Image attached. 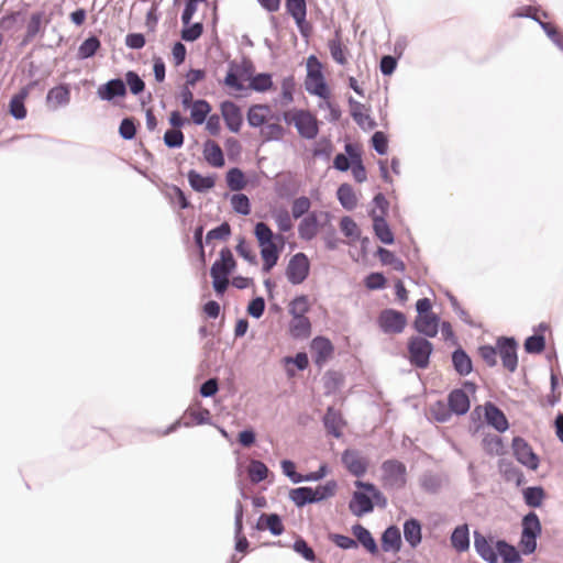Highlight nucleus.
Segmentation results:
<instances>
[{"instance_id":"f257e3e1","label":"nucleus","mask_w":563,"mask_h":563,"mask_svg":"<svg viewBox=\"0 0 563 563\" xmlns=\"http://www.w3.org/2000/svg\"><path fill=\"white\" fill-rule=\"evenodd\" d=\"M262 257V273L269 274L277 265L280 253L284 250L286 238L273 232L271 227L263 221L256 222L253 230Z\"/></svg>"},{"instance_id":"f03ea898","label":"nucleus","mask_w":563,"mask_h":563,"mask_svg":"<svg viewBox=\"0 0 563 563\" xmlns=\"http://www.w3.org/2000/svg\"><path fill=\"white\" fill-rule=\"evenodd\" d=\"M354 485L356 490L352 493L349 501V509L353 516L361 518L373 512L375 507H387V497L374 483L356 479Z\"/></svg>"},{"instance_id":"7ed1b4c3","label":"nucleus","mask_w":563,"mask_h":563,"mask_svg":"<svg viewBox=\"0 0 563 563\" xmlns=\"http://www.w3.org/2000/svg\"><path fill=\"white\" fill-rule=\"evenodd\" d=\"M468 419V431L472 435L478 433L484 428V424L493 428L498 433H505L510 427L505 412L490 400L475 406L470 412Z\"/></svg>"},{"instance_id":"20e7f679","label":"nucleus","mask_w":563,"mask_h":563,"mask_svg":"<svg viewBox=\"0 0 563 563\" xmlns=\"http://www.w3.org/2000/svg\"><path fill=\"white\" fill-rule=\"evenodd\" d=\"M309 310L310 303L308 295L300 294L290 300L288 312L291 316V320L288 323V333L292 339L303 340L311 335V321L306 316Z\"/></svg>"},{"instance_id":"39448f33","label":"nucleus","mask_w":563,"mask_h":563,"mask_svg":"<svg viewBox=\"0 0 563 563\" xmlns=\"http://www.w3.org/2000/svg\"><path fill=\"white\" fill-rule=\"evenodd\" d=\"M305 89L309 95L322 100H328L331 97V90L323 74V65L313 54L307 58Z\"/></svg>"},{"instance_id":"423d86ee","label":"nucleus","mask_w":563,"mask_h":563,"mask_svg":"<svg viewBox=\"0 0 563 563\" xmlns=\"http://www.w3.org/2000/svg\"><path fill=\"white\" fill-rule=\"evenodd\" d=\"M542 533V525L534 511H529L521 519V533L518 545L525 555H531L537 551L538 539Z\"/></svg>"},{"instance_id":"0eeeda50","label":"nucleus","mask_w":563,"mask_h":563,"mask_svg":"<svg viewBox=\"0 0 563 563\" xmlns=\"http://www.w3.org/2000/svg\"><path fill=\"white\" fill-rule=\"evenodd\" d=\"M433 352V343L424 336L412 335L407 341V360L416 368H428Z\"/></svg>"},{"instance_id":"6e6552de","label":"nucleus","mask_w":563,"mask_h":563,"mask_svg":"<svg viewBox=\"0 0 563 563\" xmlns=\"http://www.w3.org/2000/svg\"><path fill=\"white\" fill-rule=\"evenodd\" d=\"M477 385L473 380H463L460 387L453 388L446 396L451 411L457 417L465 416L471 409L470 395H475Z\"/></svg>"},{"instance_id":"1a4fd4ad","label":"nucleus","mask_w":563,"mask_h":563,"mask_svg":"<svg viewBox=\"0 0 563 563\" xmlns=\"http://www.w3.org/2000/svg\"><path fill=\"white\" fill-rule=\"evenodd\" d=\"M385 488L402 489L407 484L406 464L397 459L385 460L380 465Z\"/></svg>"},{"instance_id":"9d476101","label":"nucleus","mask_w":563,"mask_h":563,"mask_svg":"<svg viewBox=\"0 0 563 563\" xmlns=\"http://www.w3.org/2000/svg\"><path fill=\"white\" fill-rule=\"evenodd\" d=\"M376 323L384 334H400L406 329L408 320L405 312L385 308L378 313Z\"/></svg>"},{"instance_id":"9b49d317","label":"nucleus","mask_w":563,"mask_h":563,"mask_svg":"<svg viewBox=\"0 0 563 563\" xmlns=\"http://www.w3.org/2000/svg\"><path fill=\"white\" fill-rule=\"evenodd\" d=\"M474 550L476 554L486 563H498V539L493 534H484L479 530H474Z\"/></svg>"},{"instance_id":"f8f14e48","label":"nucleus","mask_w":563,"mask_h":563,"mask_svg":"<svg viewBox=\"0 0 563 563\" xmlns=\"http://www.w3.org/2000/svg\"><path fill=\"white\" fill-rule=\"evenodd\" d=\"M311 263L303 252L294 254L285 269L287 280L296 286L302 284L310 275Z\"/></svg>"},{"instance_id":"ddd939ff","label":"nucleus","mask_w":563,"mask_h":563,"mask_svg":"<svg viewBox=\"0 0 563 563\" xmlns=\"http://www.w3.org/2000/svg\"><path fill=\"white\" fill-rule=\"evenodd\" d=\"M228 66L229 69L222 80V84L238 91L244 90V85L235 80V73H241V81H250L251 78L255 75V67L253 62L247 57H243L241 65H239L235 60H230Z\"/></svg>"},{"instance_id":"4468645a","label":"nucleus","mask_w":563,"mask_h":563,"mask_svg":"<svg viewBox=\"0 0 563 563\" xmlns=\"http://www.w3.org/2000/svg\"><path fill=\"white\" fill-rule=\"evenodd\" d=\"M512 454L516 461L530 471H537L540 466V457L533 451L529 442L520 435L511 441Z\"/></svg>"},{"instance_id":"2eb2a0df","label":"nucleus","mask_w":563,"mask_h":563,"mask_svg":"<svg viewBox=\"0 0 563 563\" xmlns=\"http://www.w3.org/2000/svg\"><path fill=\"white\" fill-rule=\"evenodd\" d=\"M497 354H499L503 366L510 373L518 367L519 343L515 336L501 335L496 340Z\"/></svg>"},{"instance_id":"dca6fc26","label":"nucleus","mask_w":563,"mask_h":563,"mask_svg":"<svg viewBox=\"0 0 563 563\" xmlns=\"http://www.w3.org/2000/svg\"><path fill=\"white\" fill-rule=\"evenodd\" d=\"M273 188L279 199L290 201L299 192L301 183L295 173L282 172L277 174Z\"/></svg>"},{"instance_id":"f3484780","label":"nucleus","mask_w":563,"mask_h":563,"mask_svg":"<svg viewBox=\"0 0 563 563\" xmlns=\"http://www.w3.org/2000/svg\"><path fill=\"white\" fill-rule=\"evenodd\" d=\"M310 350L313 363L317 367H323L334 355L335 347L332 341L325 335H316L310 341Z\"/></svg>"},{"instance_id":"a211bd4d","label":"nucleus","mask_w":563,"mask_h":563,"mask_svg":"<svg viewBox=\"0 0 563 563\" xmlns=\"http://www.w3.org/2000/svg\"><path fill=\"white\" fill-rule=\"evenodd\" d=\"M341 462L346 471L357 479L367 473L369 466L368 460L355 449H345L341 454Z\"/></svg>"},{"instance_id":"6ab92c4d","label":"nucleus","mask_w":563,"mask_h":563,"mask_svg":"<svg viewBox=\"0 0 563 563\" xmlns=\"http://www.w3.org/2000/svg\"><path fill=\"white\" fill-rule=\"evenodd\" d=\"M126 96L125 82L120 77H114L101 84L97 89V97L112 104L118 103V99Z\"/></svg>"},{"instance_id":"aec40b11","label":"nucleus","mask_w":563,"mask_h":563,"mask_svg":"<svg viewBox=\"0 0 563 563\" xmlns=\"http://www.w3.org/2000/svg\"><path fill=\"white\" fill-rule=\"evenodd\" d=\"M51 22V18H46L45 11H35L30 15L26 23V31L19 43L20 47H24L30 44L35 36L43 34L46 25Z\"/></svg>"},{"instance_id":"412c9836","label":"nucleus","mask_w":563,"mask_h":563,"mask_svg":"<svg viewBox=\"0 0 563 563\" xmlns=\"http://www.w3.org/2000/svg\"><path fill=\"white\" fill-rule=\"evenodd\" d=\"M220 110L227 129L232 133H239L243 125L241 108L232 100H224L220 103Z\"/></svg>"},{"instance_id":"4be33fe9","label":"nucleus","mask_w":563,"mask_h":563,"mask_svg":"<svg viewBox=\"0 0 563 563\" xmlns=\"http://www.w3.org/2000/svg\"><path fill=\"white\" fill-rule=\"evenodd\" d=\"M244 508L241 500L235 501L234 512V550L239 553L246 554L249 552L250 542L244 534Z\"/></svg>"},{"instance_id":"5701e85b","label":"nucleus","mask_w":563,"mask_h":563,"mask_svg":"<svg viewBox=\"0 0 563 563\" xmlns=\"http://www.w3.org/2000/svg\"><path fill=\"white\" fill-rule=\"evenodd\" d=\"M440 321L441 318L438 313L426 317L416 316L411 327L418 333L417 335L432 339L439 333Z\"/></svg>"},{"instance_id":"b1692460","label":"nucleus","mask_w":563,"mask_h":563,"mask_svg":"<svg viewBox=\"0 0 563 563\" xmlns=\"http://www.w3.org/2000/svg\"><path fill=\"white\" fill-rule=\"evenodd\" d=\"M368 216L373 222L372 227L375 238L385 245H393L395 243V234L387 222V218L385 216H377L375 209H372Z\"/></svg>"},{"instance_id":"393cba45","label":"nucleus","mask_w":563,"mask_h":563,"mask_svg":"<svg viewBox=\"0 0 563 563\" xmlns=\"http://www.w3.org/2000/svg\"><path fill=\"white\" fill-rule=\"evenodd\" d=\"M299 120L296 122L298 134L306 140H314L319 134V121L308 110H300Z\"/></svg>"},{"instance_id":"a878e982","label":"nucleus","mask_w":563,"mask_h":563,"mask_svg":"<svg viewBox=\"0 0 563 563\" xmlns=\"http://www.w3.org/2000/svg\"><path fill=\"white\" fill-rule=\"evenodd\" d=\"M451 363L455 373L462 377L468 376L474 371L473 360L461 344L451 352Z\"/></svg>"},{"instance_id":"bb28decb","label":"nucleus","mask_w":563,"mask_h":563,"mask_svg":"<svg viewBox=\"0 0 563 563\" xmlns=\"http://www.w3.org/2000/svg\"><path fill=\"white\" fill-rule=\"evenodd\" d=\"M255 529L258 531L268 530L274 537H279L285 532L283 518L277 512H263L260 515Z\"/></svg>"},{"instance_id":"cd10ccee","label":"nucleus","mask_w":563,"mask_h":563,"mask_svg":"<svg viewBox=\"0 0 563 563\" xmlns=\"http://www.w3.org/2000/svg\"><path fill=\"white\" fill-rule=\"evenodd\" d=\"M448 482L449 478L445 474L432 471H426L419 477L420 488L429 495H438Z\"/></svg>"},{"instance_id":"c85d7f7f","label":"nucleus","mask_w":563,"mask_h":563,"mask_svg":"<svg viewBox=\"0 0 563 563\" xmlns=\"http://www.w3.org/2000/svg\"><path fill=\"white\" fill-rule=\"evenodd\" d=\"M380 548L384 552L398 553L402 548L400 529L396 525H389L380 536Z\"/></svg>"},{"instance_id":"c756f323","label":"nucleus","mask_w":563,"mask_h":563,"mask_svg":"<svg viewBox=\"0 0 563 563\" xmlns=\"http://www.w3.org/2000/svg\"><path fill=\"white\" fill-rule=\"evenodd\" d=\"M322 423L329 434L339 439L342 437V429L346 422L341 412L333 406H329L322 417Z\"/></svg>"},{"instance_id":"7c9ffc66","label":"nucleus","mask_w":563,"mask_h":563,"mask_svg":"<svg viewBox=\"0 0 563 563\" xmlns=\"http://www.w3.org/2000/svg\"><path fill=\"white\" fill-rule=\"evenodd\" d=\"M322 227L323 223L319 221L317 211H311L299 222L298 235L303 241H311L317 236Z\"/></svg>"},{"instance_id":"2f4dec72","label":"nucleus","mask_w":563,"mask_h":563,"mask_svg":"<svg viewBox=\"0 0 563 563\" xmlns=\"http://www.w3.org/2000/svg\"><path fill=\"white\" fill-rule=\"evenodd\" d=\"M405 541L411 549H417L422 542V523L419 519L410 517L402 523Z\"/></svg>"},{"instance_id":"473e14b6","label":"nucleus","mask_w":563,"mask_h":563,"mask_svg":"<svg viewBox=\"0 0 563 563\" xmlns=\"http://www.w3.org/2000/svg\"><path fill=\"white\" fill-rule=\"evenodd\" d=\"M187 179L192 190L199 194L208 192L216 186V174H209L203 176L196 169H189L187 173Z\"/></svg>"},{"instance_id":"72a5a7b5","label":"nucleus","mask_w":563,"mask_h":563,"mask_svg":"<svg viewBox=\"0 0 563 563\" xmlns=\"http://www.w3.org/2000/svg\"><path fill=\"white\" fill-rule=\"evenodd\" d=\"M498 471L506 482H514L517 487L526 484L527 479L523 472L510 460L500 459L498 461Z\"/></svg>"},{"instance_id":"f704fd0d","label":"nucleus","mask_w":563,"mask_h":563,"mask_svg":"<svg viewBox=\"0 0 563 563\" xmlns=\"http://www.w3.org/2000/svg\"><path fill=\"white\" fill-rule=\"evenodd\" d=\"M351 530L355 537L354 540L357 541V545L361 544L371 555H378V544L367 528L361 523H355L352 526Z\"/></svg>"},{"instance_id":"c9c22d12","label":"nucleus","mask_w":563,"mask_h":563,"mask_svg":"<svg viewBox=\"0 0 563 563\" xmlns=\"http://www.w3.org/2000/svg\"><path fill=\"white\" fill-rule=\"evenodd\" d=\"M202 154L205 161L214 168H221L225 165V158L221 146L211 139H207L203 142Z\"/></svg>"},{"instance_id":"e433bc0d","label":"nucleus","mask_w":563,"mask_h":563,"mask_svg":"<svg viewBox=\"0 0 563 563\" xmlns=\"http://www.w3.org/2000/svg\"><path fill=\"white\" fill-rule=\"evenodd\" d=\"M451 547L457 552L463 553L470 549V529L467 523L456 526L450 536Z\"/></svg>"},{"instance_id":"4c0bfd02","label":"nucleus","mask_w":563,"mask_h":563,"mask_svg":"<svg viewBox=\"0 0 563 563\" xmlns=\"http://www.w3.org/2000/svg\"><path fill=\"white\" fill-rule=\"evenodd\" d=\"M498 560L501 559L503 563H522L523 550L515 547L506 539H498Z\"/></svg>"},{"instance_id":"58836bf2","label":"nucleus","mask_w":563,"mask_h":563,"mask_svg":"<svg viewBox=\"0 0 563 563\" xmlns=\"http://www.w3.org/2000/svg\"><path fill=\"white\" fill-rule=\"evenodd\" d=\"M521 494L525 505L532 509L541 508L547 498V492L541 485L525 487Z\"/></svg>"},{"instance_id":"ea45409f","label":"nucleus","mask_w":563,"mask_h":563,"mask_svg":"<svg viewBox=\"0 0 563 563\" xmlns=\"http://www.w3.org/2000/svg\"><path fill=\"white\" fill-rule=\"evenodd\" d=\"M26 90L20 89L16 93H14L9 101V113L16 121H22L27 115V110L25 107L26 100Z\"/></svg>"},{"instance_id":"a19ab883","label":"nucleus","mask_w":563,"mask_h":563,"mask_svg":"<svg viewBox=\"0 0 563 563\" xmlns=\"http://www.w3.org/2000/svg\"><path fill=\"white\" fill-rule=\"evenodd\" d=\"M288 499L298 508L302 509L314 504L312 486H299L288 490Z\"/></svg>"},{"instance_id":"79ce46f5","label":"nucleus","mask_w":563,"mask_h":563,"mask_svg":"<svg viewBox=\"0 0 563 563\" xmlns=\"http://www.w3.org/2000/svg\"><path fill=\"white\" fill-rule=\"evenodd\" d=\"M482 446L485 453L489 456H503L507 453L503 438L497 434H484L482 439Z\"/></svg>"},{"instance_id":"37998d69","label":"nucleus","mask_w":563,"mask_h":563,"mask_svg":"<svg viewBox=\"0 0 563 563\" xmlns=\"http://www.w3.org/2000/svg\"><path fill=\"white\" fill-rule=\"evenodd\" d=\"M336 199L343 209L352 211L357 206V197L351 184L343 183L336 189Z\"/></svg>"},{"instance_id":"c03bdc74","label":"nucleus","mask_w":563,"mask_h":563,"mask_svg":"<svg viewBox=\"0 0 563 563\" xmlns=\"http://www.w3.org/2000/svg\"><path fill=\"white\" fill-rule=\"evenodd\" d=\"M190 118L196 125H201L206 122V119L210 115L212 107L206 99H197L190 107Z\"/></svg>"},{"instance_id":"a18cd8bd","label":"nucleus","mask_w":563,"mask_h":563,"mask_svg":"<svg viewBox=\"0 0 563 563\" xmlns=\"http://www.w3.org/2000/svg\"><path fill=\"white\" fill-rule=\"evenodd\" d=\"M100 47H101V42H100L99 37L95 34H90L79 45L78 52H77V58L80 60L92 58L97 54V52Z\"/></svg>"},{"instance_id":"49530a36","label":"nucleus","mask_w":563,"mask_h":563,"mask_svg":"<svg viewBox=\"0 0 563 563\" xmlns=\"http://www.w3.org/2000/svg\"><path fill=\"white\" fill-rule=\"evenodd\" d=\"M338 487L339 485L335 479H330L312 487L314 504H320L333 497L336 494Z\"/></svg>"},{"instance_id":"de8ad7c7","label":"nucleus","mask_w":563,"mask_h":563,"mask_svg":"<svg viewBox=\"0 0 563 563\" xmlns=\"http://www.w3.org/2000/svg\"><path fill=\"white\" fill-rule=\"evenodd\" d=\"M260 111L269 112L271 108L268 104H252L246 111V121L251 128L262 129L266 123V117L258 113Z\"/></svg>"},{"instance_id":"09e8293b","label":"nucleus","mask_w":563,"mask_h":563,"mask_svg":"<svg viewBox=\"0 0 563 563\" xmlns=\"http://www.w3.org/2000/svg\"><path fill=\"white\" fill-rule=\"evenodd\" d=\"M225 183L231 191L238 192L245 188L246 179L245 174L240 167H231L225 173Z\"/></svg>"},{"instance_id":"8fccbe9b","label":"nucleus","mask_w":563,"mask_h":563,"mask_svg":"<svg viewBox=\"0 0 563 563\" xmlns=\"http://www.w3.org/2000/svg\"><path fill=\"white\" fill-rule=\"evenodd\" d=\"M375 255L379 258L380 263L385 266L389 265L397 272H405L406 265L405 263L396 256V254L383 246H378Z\"/></svg>"},{"instance_id":"3c124183","label":"nucleus","mask_w":563,"mask_h":563,"mask_svg":"<svg viewBox=\"0 0 563 563\" xmlns=\"http://www.w3.org/2000/svg\"><path fill=\"white\" fill-rule=\"evenodd\" d=\"M249 87L255 92H266L274 88L273 75L267 71L257 73L249 81Z\"/></svg>"},{"instance_id":"603ef678","label":"nucleus","mask_w":563,"mask_h":563,"mask_svg":"<svg viewBox=\"0 0 563 563\" xmlns=\"http://www.w3.org/2000/svg\"><path fill=\"white\" fill-rule=\"evenodd\" d=\"M547 346V339L543 333H533L523 341V350L527 354H541Z\"/></svg>"},{"instance_id":"864d4df0","label":"nucleus","mask_w":563,"mask_h":563,"mask_svg":"<svg viewBox=\"0 0 563 563\" xmlns=\"http://www.w3.org/2000/svg\"><path fill=\"white\" fill-rule=\"evenodd\" d=\"M55 100L59 106H67L70 101V86L68 84H59L51 88L46 95V101Z\"/></svg>"},{"instance_id":"5fc2aeb1","label":"nucleus","mask_w":563,"mask_h":563,"mask_svg":"<svg viewBox=\"0 0 563 563\" xmlns=\"http://www.w3.org/2000/svg\"><path fill=\"white\" fill-rule=\"evenodd\" d=\"M232 210L240 216H249L252 212V203L250 198L243 192H234L231 198Z\"/></svg>"},{"instance_id":"6e6d98bb","label":"nucleus","mask_w":563,"mask_h":563,"mask_svg":"<svg viewBox=\"0 0 563 563\" xmlns=\"http://www.w3.org/2000/svg\"><path fill=\"white\" fill-rule=\"evenodd\" d=\"M445 297L448 298L453 311L457 314V317L468 327L478 328L477 324L470 316V313L461 306L459 299L450 291L445 290Z\"/></svg>"},{"instance_id":"4d7b16f0","label":"nucleus","mask_w":563,"mask_h":563,"mask_svg":"<svg viewBox=\"0 0 563 563\" xmlns=\"http://www.w3.org/2000/svg\"><path fill=\"white\" fill-rule=\"evenodd\" d=\"M125 88L134 96H140L145 91V81L135 70H128L124 74Z\"/></svg>"},{"instance_id":"13d9d810","label":"nucleus","mask_w":563,"mask_h":563,"mask_svg":"<svg viewBox=\"0 0 563 563\" xmlns=\"http://www.w3.org/2000/svg\"><path fill=\"white\" fill-rule=\"evenodd\" d=\"M388 279L383 272H371L363 278V285L367 290H383L387 287Z\"/></svg>"},{"instance_id":"bf43d9fd","label":"nucleus","mask_w":563,"mask_h":563,"mask_svg":"<svg viewBox=\"0 0 563 563\" xmlns=\"http://www.w3.org/2000/svg\"><path fill=\"white\" fill-rule=\"evenodd\" d=\"M183 23V27L180 31V37L185 42H196L200 38V36L203 34V24L202 22H189V23Z\"/></svg>"},{"instance_id":"052dcab7","label":"nucleus","mask_w":563,"mask_h":563,"mask_svg":"<svg viewBox=\"0 0 563 563\" xmlns=\"http://www.w3.org/2000/svg\"><path fill=\"white\" fill-rule=\"evenodd\" d=\"M430 415L437 422L445 423L454 413L451 411L448 401L437 400L430 406Z\"/></svg>"},{"instance_id":"680f3d73","label":"nucleus","mask_w":563,"mask_h":563,"mask_svg":"<svg viewBox=\"0 0 563 563\" xmlns=\"http://www.w3.org/2000/svg\"><path fill=\"white\" fill-rule=\"evenodd\" d=\"M269 473L266 464L260 460H252L250 463L249 476L252 484L257 485L267 478Z\"/></svg>"},{"instance_id":"e2e57ef3","label":"nucleus","mask_w":563,"mask_h":563,"mask_svg":"<svg viewBox=\"0 0 563 563\" xmlns=\"http://www.w3.org/2000/svg\"><path fill=\"white\" fill-rule=\"evenodd\" d=\"M137 121L133 117H125L121 120L119 125V135L124 141H132L136 136Z\"/></svg>"},{"instance_id":"0e129e2a","label":"nucleus","mask_w":563,"mask_h":563,"mask_svg":"<svg viewBox=\"0 0 563 563\" xmlns=\"http://www.w3.org/2000/svg\"><path fill=\"white\" fill-rule=\"evenodd\" d=\"M340 230L345 238L356 241L361 238L362 231L354 219L350 216H344L340 220Z\"/></svg>"},{"instance_id":"69168bd1","label":"nucleus","mask_w":563,"mask_h":563,"mask_svg":"<svg viewBox=\"0 0 563 563\" xmlns=\"http://www.w3.org/2000/svg\"><path fill=\"white\" fill-rule=\"evenodd\" d=\"M292 550L303 558L306 561L314 563L317 562V555L309 543L301 537L297 536L294 543Z\"/></svg>"},{"instance_id":"338daca9","label":"nucleus","mask_w":563,"mask_h":563,"mask_svg":"<svg viewBox=\"0 0 563 563\" xmlns=\"http://www.w3.org/2000/svg\"><path fill=\"white\" fill-rule=\"evenodd\" d=\"M334 146L330 137L322 136L316 142L312 148V155L314 157H320L324 161H329L331 158Z\"/></svg>"},{"instance_id":"774afa93","label":"nucleus","mask_w":563,"mask_h":563,"mask_svg":"<svg viewBox=\"0 0 563 563\" xmlns=\"http://www.w3.org/2000/svg\"><path fill=\"white\" fill-rule=\"evenodd\" d=\"M539 26L543 30L548 38L563 52V33L552 23L538 21Z\"/></svg>"}]
</instances>
